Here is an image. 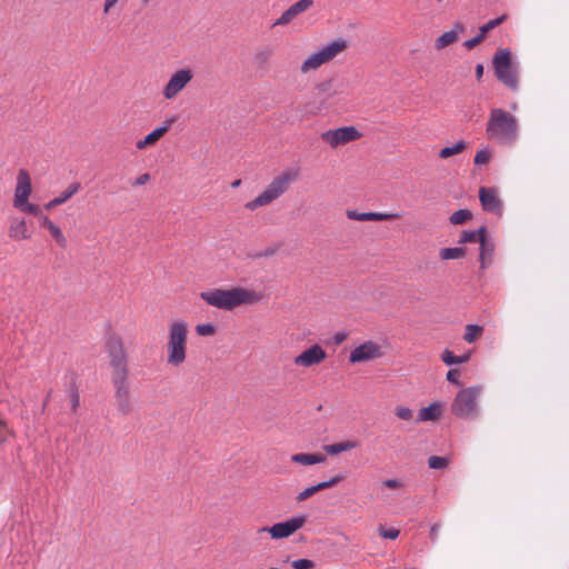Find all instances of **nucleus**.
Returning <instances> with one entry per match:
<instances>
[{
	"instance_id": "f257e3e1",
	"label": "nucleus",
	"mask_w": 569,
	"mask_h": 569,
	"mask_svg": "<svg viewBox=\"0 0 569 569\" xmlns=\"http://www.w3.org/2000/svg\"><path fill=\"white\" fill-rule=\"evenodd\" d=\"M106 349L110 359L111 385L118 411L122 416H129L133 411L129 383L128 356L118 335H110L106 341Z\"/></svg>"
},
{
	"instance_id": "f03ea898",
	"label": "nucleus",
	"mask_w": 569,
	"mask_h": 569,
	"mask_svg": "<svg viewBox=\"0 0 569 569\" xmlns=\"http://www.w3.org/2000/svg\"><path fill=\"white\" fill-rule=\"evenodd\" d=\"M199 297L208 306L232 311L241 306L258 303L262 296L244 287H231L229 289L212 288L199 293Z\"/></svg>"
},
{
	"instance_id": "7ed1b4c3",
	"label": "nucleus",
	"mask_w": 569,
	"mask_h": 569,
	"mask_svg": "<svg viewBox=\"0 0 569 569\" xmlns=\"http://www.w3.org/2000/svg\"><path fill=\"white\" fill-rule=\"evenodd\" d=\"M299 176V169L296 168H289L281 171L270 181L259 196L251 201H248L244 204V208L250 211H254L260 207H266L272 203L286 193L290 189L291 184L298 181Z\"/></svg>"
},
{
	"instance_id": "20e7f679",
	"label": "nucleus",
	"mask_w": 569,
	"mask_h": 569,
	"mask_svg": "<svg viewBox=\"0 0 569 569\" xmlns=\"http://www.w3.org/2000/svg\"><path fill=\"white\" fill-rule=\"evenodd\" d=\"M486 133L490 140L511 144L518 137V121L515 116L503 109H491Z\"/></svg>"
},
{
	"instance_id": "39448f33",
	"label": "nucleus",
	"mask_w": 569,
	"mask_h": 569,
	"mask_svg": "<svg viewBox=\"0 0 569 569\" xmlns=\"http://www.w3.org/2000/svg\"><path fill=\"white\" fill-rule=\"evenodd\" d=\"M188 325L183 320H176L169 325L166 345L167 365L180 367L187 358Z\"/></svg>"
},
{
	"instance_id": "423d86ee",
	"label": "nucleus",
	"mask_w": 569,
	"mask_h": 569,
	"mask_svg": "<svg viewBox=\"0 0 569 569\" xmlns=\"http://www.w3.org/2000/svg\"><path fill=\"white\" fill-rule=\"evenodd\" d=\"M480 395L481 387L478 386L461 389L450 406L451 413L461 419H476L479 416Z\"/></svg>"
},
{
	"instance_id": "0eeeda50",
	"label": "nucleus",
	"mask_w": 569,
	"mask_h": 569,
	"mask_svg": "<svg viewBox=\"0 0 569 569\" xmlns=\"http://www.w3.org/2000/svg\"><path fill=\"white\" fill-rule=\"evenodd\" d=\"M348 48L347 40L339 38L320 50L311 53L300 66L301 73L318 70L322 64L332 61Z\"/></svg>"
},
{
	"instance_id": "6e6552de",
	"label": "nucleus",
	"mask_w": 569,
	"mask_h": 569,
	"mask_svg": "<svg viewBox=\"0 0 569 569\" xmlns=\"http://www.w3.org/2000/svg\"><path fill=\"white\" fill-rule=\"evenodd\" d=\"M495 74L508 88H518L517 68L511 60V52L508 49L498 50L492 58Z\"/></svg>"
},
{
	"instance_id": "1a4fd4ad",
	"label": "nucleus",
	"mask_w": 569,
	"mask_h": 569,
	"mask_svg": "<svg viewBox=\"0 0 569 569\" xmlns=\"http://www.w3.org/2000/svg\"><path fill=\"white\" fill-rule=\"evenodd\" d=\"M194 72L190 68H180L171 73L168 82L162 88V97L166 100L176 99L182 90L192 81Z\"/></svg>"
},
{
	"instance_id": "9d476101",
	"label": "nucleus",
	"mask_w": 569,
	"mask_h": 569,
	"mask_svg": "<svg viewBox=\"0 0 569 569\" xmlns=\"http://www.w3.org/2000/svg\"><path fill=\"white\" fill-rule=\"evenodd\" d=\"M306 520V516L292 517L271 527H261L258 529V533L268 532L272 539H283L302 528Z\"/></svg>"
},
{
	"instance_id": "9b49d317",
	"label": "nucleus",
	"mask_w": 569,
	"mask_h": 569,
	"mask_svg": "<svg viewBox=\"0 0 569 569\" xmlns=\"http://www.w3.org/2000/svg\"><path fill=\"white\" fill-rule=\"evenodd\" d=\"M361 133L355 127H341L335 130H327L320 134L322 142L331 148L347 144L361 138Z\"/></svg>"
},
{
	"instance_id": "f8f14e48",
	"label": "nucleus",
	"mask_w": 569,
	"mask_h": 569,
	"mask_svg": "<svg viewBox=\"0 0 569 569\" xmlns=\"http://www.w3.org/2000/svg\"><path fill=\"white\" fill-rule=\"evenodd\" d=\"M383 356L381 347L371 340L365 341L360 346L356 347L349 355V361L351 363L366 362L381 358Z\"/></svg>"
},
{
	"instance_id": "ddd939ff",
	"label": "nucleus",
	"mask_w": 569,
	"mask_h": 569,
	"mask_svg": "<svg viewBox=\"0 0 569 569\" xmlns=\"http://www.w3.org/2000/svg\"><path fill=\"white\" fill-rule=\"evenodd\" d=\"M326 358L327 353L323 348L316 343L296 356L293 363L297 367L310 368L322 363Z\"/></svg>"
},
{
	"instance_id": "4468645a",
	"label": "nucleus",
	"mask_w": 569,
	"mask_h": 569,
	"mask_svg": "<svg viewBox=\"0 0 569 569\" xmlns=\"http://www.w3.org/2000/svg\"><path fill=\"white\" fill-rule=\"evenodd\" d=\"M31 192L32 186L30 174L26 169H20L17 174V183L14 187L13 207H20V204L28 201Z\"/></svg>"
},
{
	"instance_id": "2eb2a0df",
	"label": "nucleus",
	"mask_w": 569,
	"mask_h": 569,
	"mask_svg": "<svg viewBox=\"0 0 569 569\" xmlns=\"http://www.w3.org/2000/svg\"><path fill=\"white\" fill-rule=\"evenodd\" d=\"M479 200L485 211L496 214L502 212V202L495 188L481 187L479 189Z\"/></svg>"
},
{
	"instance_id": "dca6fc26",
	"label": "nucleus",
	"mask_w": 569,
	"mask_h": 569,
	"mask_svg": "<svg viewBox=\"0 0 569 569\" xmlns=\"http://www.w3.org/2000/svg\"><path fill=\"white\" fill-rule=\"evenodd\" d=\"M312 4L313 0L297 1L282 12V14L273 22V27L289 24L296 17L309 10Z\"/></svg>"
},
{
	"instance_id": "f3484780",
	"label": "nucleus",
	"mask_w": 569,
	"mask_h": 569,
	"mask_svg": "<svg viewBox=\"0 0 569 569\" xmlns=\"http://www.w3.org/2000/svg\"><path fill=\"white\" fill-rule=\"evenodd\" d=\"M346 216L356 221H391L400 218V213L358 212L356 210H347Z\"/></svg>"
},
{
	"instance_id": "a211bd4d",
	"label": "nucleus",
	"mask_w": 569,
	"mask_h": 569,
	"mask_svg": "<svg viewBox=\"0 0 569 569\" xmlns=\"http://www.w3.org/2000/svg\"><path fill=\"white\" fill-rule=\"evenodd\" d=\"M8 236L14 241L30 239L31 233L29 232L27 221L23 218L12 217L8 228Z\"/></svg>"
},
{
	"instance_id": "6ab92c4d",
	"label": "nucleus",
	"mask_w": 569,
	"mask_h": 569,
	"mask_svg": "<svg viewBox=\"0 0 569 569\" xmlns=\"http://www.w3.org/2000/svg\"><path fill=\"white\" fill-rule=\"evenodd\" d=\"M342 480H343V476H341V475L335 476L327 481H321L315 486L306 488L305 490H302L301 492L298 493L296 499L298 502L305 501L308 498H310L311 496H313L315 493H317L318 491L325 490L328 488H332L333 486H336L337 483H339Z\"/></svg>"
},
{
	"instance_id": "aec40b11",
	"label": "nucleus",
	"mask_w": 569,
	"mask_h": 569,
	"mask_svg": "<svg viewBox=\"0 0 569 569\" xmlns=\"http://www.w3.org/2000/svg\"><path fill=\"white\" fill-rule=\"evenodd\" d=\"M81 188L79 182L70 183L66 190H63L58 197L53 198L44 204L46 210H51L64 202H67L72 196H74Z\"/></svg>"
},
{
	"instance_id": "412c9836",
	"label": "nucleus",
	"mask_w": 569,
	"mask_h": 569,
	"mask_svg": "<svg viewBox=\"0 0 569 569\" xmlns=\"http://www.w3.org/2000/svg\"><path fill=\"white\" fill-rule=\"evenodd\" d=\"M41 227L46 228L50 236L54 239L56 243L64 249L68 244L67 238L62 233L61 229L54 224L48 216H41Z\"/></svg>"
},
{
	"instance_id": "4be33fe9",
	"label": "nucleus",
	"mask_w": 569,
	"mask_h": 569,
	"mask_svg": "<svg viewBox=\"0 0 569 569\" xmlns=\"http://www.w3.org/2000/svg\"><path fill=\"white\" fill-rule=\"evenodd\" d=\"M479 244H480V252H479L480 267L482 269H486L492 261L495 244L490 239H488L487 234L481 239Z\"/></svg>"
},
{
	"instance_id": "5701e85b",
	"label": "nucleus",
	"mask_w": 569,
	"mask_h": 569,
	"mask_svg": "<svg viewBox=\"0 0 569 569\" xmlns=\"http://www.w3.org/2000/svg\"><path fill=\"white\" fill-rule=\"evenodd\" d=\"M442 412V405L440 402H432L428 407H423L418 412V421H436L440 418Z\"/></svg>"
},
{
	"instance_id": "b1692460",
	"label": "nucleus",
	"mask_w": 569,
	"mask_h": 569,
	"mask_svg": "<svg viewBox=\"0 0 569 569\" xmlns=\"http://www.w3.org/2000/svg\"><path fill=\"white\" fill-rule=\"evenodd\" d=\"M291 461L302 466H311L316 463H322L326 461V457L321 453H295L291 456Z\"/></svg>"
},
{
	"instance_id": "393cba45",
	"label": "nucleus",
	"mask_w": 569,
	"mask_h": 569,
	"mask_svg": "<svg viewBox=\"0 0 569 569\" xmlns=\"http://www.w3.org/2000/svg\"><path fill=\"white\" fill-rule=\"evenodd\" d=\"M174 121H176V119L173 117L166 119L161 127L156 128L153 131H151L150 133H148L146 136L147 142H149L150 144H154L160 138H162L170 130V128L172 127Z\"/></svg>"
},
{
	"instance_id": "a878e982",
	"label": "nucleus",
	"mask_w": 569,
	"mask_h": 569,
	"mask_svg": "<svg viewBox=\"0 0 569 569\" xmlns=\"http://www.w3.org/2000/svg\"><path fill=\"white\" fill-rule=\"evenodd\" d=\"M486 233H487V228L483 226L477 230H465L461 232L458 242L459 243H476V242L479 243L481 241V239L486 236Z\"/></svg>"
},
{
	"instance_id": "bb28decb",
	"label": "nucleus",
	"mask_w": 569,
	"mask_h": 569,
	"mask_svg": "<svg viewBox=\"0 0 569 569\" xmlns=\"http://www.w3.org/2000/svg\"><path fill=\"white\" fill-rule=\"evenodd\" d=\"M357 446H358V443L356 441L346 440V441H341V442H337V443L326 445L323 447V450L326 451V453L333 456V455L341 453L343 451L352 450Z\"/></svg>"
},
{
	"instance_id": "cd10ccee",
	"label": "nucleus",
	"mask_w": 569,
	"mask_h": 569,
	"mask_svg": "<svg viewBox=\"0 0 569 569\" xmlns=\"http://www.w3.org/2000/svg\"><path fill=\"white\" fill-rule=\"evenodd\" d=\"M471 357V353L470 352H467L465 355H461V356H455L452 351L446 349L442 355H441V360L447 365V366H451V365H459V363H465V362H468L469 359Z\"/></svg>"
},
{
	"instance_id": "c85d7f7f",
	"label": "nucleus",
	"mask_w": 569,
	"mask_h": 569,
	"mask_svg": "<svg viewBox=\"0 0 569 569\" xmlns=\"http://www.w3.org/2000/svg\"><path fill=\"white\" fill-rule=\"evenodd\" d=\"M457 40H458V33L456 30L447 31L436 39L435 48L437 50H442L446 47L455 43Z\"/></svg>"
},
{
	"instance_id": "c756f323",
	"label": "nucleus",
	"mask_w": 569,
	"mask_h": 569,
	"mask_svg": "<svg viewBox=\"0 0 569 569\" xmlns=\"http://www.w3.org/2000/svg\"><path fill=\"white\" fill-rule=\"evenodd\" d=\"M467 148V144L463 140L458 141L451 147H445L440 150L439 157L441 159H448L452 156L461 153Z\"/></svg>"
},
{
	"instance_id": "7c9ffc66",
	"label": "nucleus",
	"mask_w": 569,
	"mask_h": 569,
	"mask_svg": "<svg viewBox=\"0 0 569 569\" xmlns=\"http://www.w3.org/2000/svg\"><path fill=\"white\" fill-rule=\"evenodd\" d=\"M483 328L478 325H467L465 328L463 340L468 343L475 342L481 337Z\"/></svg>"
},
{
	"instance_id": "2f4dec72",
	"label": "nucleus",
	"mask_w": 569,
	"mask_h": 569,
	"mask_svg": "<svg viewBox=\"0 0 569 569\" xmlns=\"http://www.w3.org/2000/svg\"><path fill=\"white\" fill-rule=\"evenodd\" d=\"M465 254L466 250L460 247L443 248L439 251V257L441 260L460 259L465 257Z\"/></svg>"
},
{
	"instance_id": "473e14b6",
	"label": "nucleus",
	"mask_w": 569,
	"mask_h": 569,
	"mask_svg": "<svg viewBox=\"0 0 569 569\" xmlns=\"http://www.w3.org/2000/svg\"><path fill=\"white\" fill-rule=\"evenodd\" d=\"M472 218V213L468 209H459L455 211L450 217L449 221L451 224H463Z\"/></svg>"
},
{
	"instance_id": "72a5a7b5",
	"label": "nucleus",
	"mask_w": 569,
	"mask_h": 569,
	"mask_svg": "<svg viewBox=\"0 0 569 569\" xmlns=\"http://www.w3.org/2000/svg\"><path fill=\"white\" fill-rule=\"evenodd\" d=\"M272 53H273V51L271 48L266 47V48L259 49L258 51H256V53L253 56V61L259 67H264L269 62Z\"/></svg>"
},
{
	"instance_id": "f704fd0d",
	"label": "nucleus",
	"mask_w": 569,
	"mask_h": 569,
	"mask_svg": "<svg viewBox=\"0 0 569 569\" xmlns=\"http://www.w3.org/2000/svg\"><path fill=\"white\" fill-rule=\"evenodd\" d=\"M16 209H18L22 212L39 217L40 221H41V216H43L41 213L40 207L38 204L30 203L29 201H26L23 204H20V207H17Z\"/></svg>"
},
{
	"instance_id": "c9c22d12",
	"label": "nucleus",
	"mask_w": 569,
	"mask_h": 569,
	"mask_svg": "<svg viewBox=\"0 0 569 569\" xmlns=\"http://www.w3.org/2000/svg\"><path fill=\"white\" fill-rule=\"evenodd\" d=\"M449 465V459L439 456H431L428 459V466L430 469H445Z\"/></svg>"
},
{
	"instance_id": "e433bc0d",
	"label": "nucleus",
	"mask_w": 569,
	"mask_h": 569,
	"mask_svg": "<svg viewBox=\"0 0 569 569\" xmlns=\"http://www.w3.org/2000/svg\"><path fill=\"white\" fill-rule=\"evenodd\" d=\"M194 329L197 335L201 337L213 336L217 332V328L212 323H199Z\"/></svg>"
},
{
	"instance_id": "4c0bfd02",
	"label": "nucleus",
	"mask_w": 569,
	"mask_h": 569,
	"mask_svg": "<svg viewBox=\"0 0 569 569\" xmlns=\"http://www.w3.org/2000/svg\"><path fill=\"white\" fill-rule=\"evenodd\" d=\"M490 158H491L490 150L489 149H481V150H479L476 153L473 162L477 166L486 164V163L489 162Z\"/></svg>"
},
{
	"instance_id": "58836bf2",
	"label": "nucleus",
	"mask_w": 569,
	"mask_h": 569,
	"mask_svg": "<svg viewBox=\"0 0 569 569\" xmlns=\"http://www.w3.org/2000/svg\"><path fill=\"white\" fill-rule=\"evenodd\" d=\"M378 532L381 538L391 539V540L397 539L400 533V531L396 528L385 529L382 526H379Z\"/></svg>"
},
{
	"instance_id": "ea45409f",
	"label": "nucleus",
	"mask_w": 569,
	"mask_h": 569,
	"mask_svg": "<svg viewBox=\"0 0 569 569\" xmlns=\"http://www.w3.org/2000/svg\"><path fill=\"white\" fill-rule=\"evenodd\" d=\"M395 413L396 416L401 419V420H411L412 419V416H413V412L410 408L408 407H403V406H398L396 407L395 409Z\"/></svg>"
},
{
	"instance_id": "a19ab883",
	"label": "nucleus",
	"mask_w": 569,
	"mask_h": 569,
	"mask_svg": "<svg viewBox=\"0 0 569 569\" xmlns=\"http://www.w3.org/2000/svg\"><path fill=\"white\" fill-rule=\"evenodd\" d=\"M69 398H70V408L73 412H76L80 405V396H79V391L77 388H71L69 390Z\"/></svg>"
},
{
	"instance_id": "79ce46f5",
	"label": "nucleus",
	"mask_w": 569,
	"mask_h": 569,
	"mask_svg": "<svg viewBox=\"0 0 569 569\" xmlns=\"http://www.w3.org/2000/svg\"><path fill=\"white\" fill-rule=\"evenodd\" d=\"M295 569H313L315 562L309 559H297L291 562Z\"/></svg>"
},
{
	"instance_id": "37998d69",
	"label": "nucleus",
	"mask_w": 569,
	"mask_h": 569,
	"mask_svg": "<svg viewBox=\"0 0 569 569\" xmlns=\"http://www.w3.org/2000/svg\"><path fill=\"white\" fill-rule=\"evenodd\" d=\"M459 377H460V371L458 369H450L448 372H447V380L450 382V383H453L456 386H460V380H459Z\"/></svg>"
},
{
	"instance_id": "c03bdc74",
	"label": "nucleus",
	"mask_w": 569,
	"mask_h": 569,
	"mask_svg": "<svg viewBox=\"0 0 569 569\" xmlns=\"http://www.w3.org/2000/svg\"><path fill=\"white\" fill-rule=\"evenodd\" d=\"M507 19V16L506 14H502L496 19H492V20H489L487 23H485V28L488 30V32L492 29H495L496 27H498L499 24H501L505 20Z\"/></svg>"
},
{
	"instance_id": "a18cd8bd",
	"label": "nucleus",
	"mask_w": 569,
	"mask_h": 569,
	"mask_svg": "<svg viewBox=\"0 0 569 569\" xmlns=\"http://www.w3.org/2000/svg\"><path fill=\"white\" fill-rule=\"evenodd\" d=\"M11 435L7 423L0 418V443L7 441L8 437Z\"/></svg>"
},
{
	"instance_id": "49530a36",
	"label": "nucleus",
	"mask_w": 569,
	"mask_h": 569,
	"mask_svg": "<svg viewBox=\"0 0 569 569\" xmlns=\"http://www.w3.org/2000/svg\"><path fill=\"white\" fill-rule=\"evenodd\" d=\"M402 487V483L397 479H387L381 482V488L398 489Z\"/></svg>"
},
{
	"instance_id": "de8ad7c7",
	"label": "nucleus",
	"mask_w": 569,
	"mask_h": 569,
	"mask_svg": "<svg viewBox=\"0 0 569 569\" xmlns=\"http://www.w3.org/2000/svg\"><path fill=\"white\" fill-rule=\"evenodd\" d=\"M150 180L149 173L140 174L134 181L131 182L132 187H139L146 184Z\"/></svg>"
},
{
	"instance_id": "09e8293b",
	"label": "nucleus",
	"mask_w": 569,
	"mask_h": 569,
	"mask_svg": "<svg viewBox=\"0 0 569 569\" xmlns=\"http://www.w3.org/2000/svg\"><path fill=\"white\" fill-rule=\"evenodd\" d=\"M481 41H482V39L477 34L476 37L465 41L463 47L467 48L468 50H471L476 46H478Z\"/></svg>"
},
{
	"instance_id": "8fccbe9b",
	"label": "nucleus",
	"mask_w": 569,
	"mask_h": 569,
	"mask_svg": "<svg viewBox=\"0 0 569 569\" xmlns=\"http://www.w3.org/2000/svg\"><path fill=\"white\" fill-rule=\"evenodd\" d=\"M439 528H440V525H439V523H435V525L430 528L429 537H430V540H431L432 542H436V541H437V537H438Z\"/></svg>"
},
{
	"instance_id": "3c124183",
	"label": "nucleus",
	"mask_w": 569,
	"mask_h": 569,
	"mask_svg": "<svg viewBox=\"0 0 569 569\" xmlns=\"http://www.w3.org/2000/svg\"><path fill=\"white\" fill-rule=\"evenodd\" d=\"M346 339H347V333H345V332H337L333 336L335 345H341Z\"/></svg>"
},
{
	"instance_id": "603ef678",
	"label": "nucleus",
	"mask_w": 569,
	"mask_h": 569,
	"mask_svg": "<svg viewBox=\"0 0 569 569\" xmlns=\"http://www.w3.org/2000/svg\"><path fill=\"white\" fill-rule=\"evenodd\" d=\"M119 0H104L103 13H109L110 9L116 6Z\"/></svg>"
},
{
	"instance_id": "864d4df0",
	"label": "nucleus",
	"mask_w": 569,
	"mask_h": 569,
	"mask_svg": "<svg viewBox=\"0 0 569 569\" xmlns=\"http://www.w3.org/2000/svg\"><path fill=\"white\" fill-rule=\"evenodd\" d=\"M148 146H151V144L149 142H147V138L146 137L142 140H138L137 143H136V148L139 149V150H143Z\"/></svg>"
},
{
	"instance_id": "5fc2aeb1",
	"label": "nucleus",
	"mask_w": 569,
	"mask_h": 569,
	"mask_svg": "<svg viewBox=\"0 0 569 569\" xmlns=\"http://www.w3.org/2000/svg\"><path fill=\"white\" fill-rule=\"evenodd\" d=\"M475 71H476V78H477V80H478V81H480V80H481V78H482V76H483V66H482L481 63H478V64L476 66V70H475Z\"/></svg>"
},
{
	"instance_id": "6e6d98bb",
	"label": "nucleus",
	"mask_w": 569,
	"mask_h": 569,
	"mask_svg": "<svg viewBox=\"0 0 569 569\" xmlns=\"http://www.w3.org/2000/svg\"><path fill=\"white\" fill-rule=\"evenodd\" d=\"M488 33V30L485 28V26H481L479 28L478 36L483 40Z\"/></svg>"
},
{
	"instance_id": "4d7b16f0",
	"label": "nucleus",
	"mask_w": 569,
	"mask_h": 569,
	"mask_svg": "<svg viewBox=\"0 0 569 569\" xmlns=\"http://www.w3.org/2000/svg\"><path fill=\"white\" fill-rule=\"evenodd\" d=\"M50 395H51V391L48 392V395L42 403V410H44L46 406L48 405V402L50 400Z\"/></svg>"
},
{
	"instance_id": "13d9d810",
	"label": "nucleus",
	"mask_w": 569,
	"mask_h": 569,
	"mask_svg": "<svg viewBox=\"0 0 569 569\" xmlns=\"http://www.w3.org/2000/svg\"><path fill=\"white\" fill-rule=\"evenodd\" d=\"M240 183H241V180H240V179L234 180V181H232V182H231V187H232V188H237V187H239V186H240Z\"/></svg>"
},
{
	"instance_id": "bf43d9fd",
	"label": "nucleus",
	"mask_w": 569,
	"mask_h": 569,
	"mask_svg": "<svg viewBox=\"0 0 569 569\" xmlns=\"http://www.w3.org/2000/svg\"><path fill=\"white\" fill-rule=\"evenodd\" d=\"M455 27H456V29H457V30H459V31H463V29H465L463 24H462V23H459V22H457V23L455 24Z\"/></svg>"
},
{
	"instance_id": "052dcab7",
	"label": "nucleus",
	"mask_w": 569,
	"mask_h": 569,
	"mask_svg": "<svg viewBox=\"0 0 569 569\" xmlns=\"http://www.w3.org/2000/svg\"><path fill=\"white\" fill-rule=\"evenodd\" d=\"M272 253H273V250H268V251L264 252L263 256H271Z\"/></svg>"
},
{
	"instance_id": "680f3d73",
	"label": "nucleus",
	"mask_w": 569,
	"mask_h": 569,
	"mask_svg": "<svg viewBox=\"0 0 569 569\" xmlns=\"http://www.w3.org/2000/svg\"><path fill=\"white\" fill-rule=\"evenodd\" d=\"M143 4L149 3L151 0H141Z\"/></svg>"
},
{
	"instance_id": "e2e57ef3",
	"label": "nucleus",
	"mask_w": 569,
	"mask_h": 569,
	"mask_svg": "<svg viewBox=\"0 0 569 569\" xmlns=\"http://www.w3.org/2000/svg\"><path fill=\"white\" fill-rule=\"evenodd\" d=\"M442 0H437V2H441Z\"/></svg>"
}]
</instances>
